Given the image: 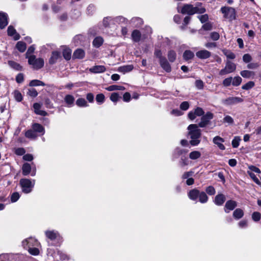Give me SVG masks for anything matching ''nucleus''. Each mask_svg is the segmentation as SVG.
Wrapping results in <instances>:
<instances>
[{
    "label": "nucleus",
    "instance_id": "obj_7",
    "mask_svg": "<svg viewBox=\"0 0 261 261\" xmlns=\"http://www.w3.org/2000/svg\"><path fill=\"white\" fill-rule=\"evenodd\" d=\"M236 69V65L234 63L230 61H227L225 67L219 72V74L223 75L234 71Z\"/></svg>",
    "mask_w": 261,
    "mask_h": 261
},
{
    "label": "nucleus",
    "instance_id": "obj_45",
    "mask_svg": "<svg viewBox=\"0 0 261 261\" xmlns=\"http://www.w3.org/2000/svg\"><path fill=\"white\" fill-rule=\"evenodd\" d=\"M255 85L254 82L249 81L245 85H243L242 88L244 90H248L253 88Z\"/></svg>",
    "mask_w": 261,
    "mask_h": 261
},
{
    "label": "nucleus",
    "instance_id": "obj_42",
    "mask_svg": "<svg viewBox=\"0 0 261 261\" xmlns=\"http://www.w3.org/2000/svg\"><path fill=\"white\" fill-rule=\"evenodd\" d=\"M71 50L70 49H65L63 51V56L66 60H69L71 58Z\"/></svg>",
    "mask_w": 261,
    "mask_h": 261
},
{
    "label": "nucleus",
    "instance_id": "obj_41",
    "mask_svg": "<svg viewBox=\"0 0 261 261\" xmlns=\"http://www.w3.org/2000/svg\"><path fill=\"white\" fill-rule=\"evenodd\" d=\"M26 243L27 245H36L38 244V241L33 238H29L24 241H23V243Z\"/></svg>",
    "mask_w": 261,
    "mask_h": 261
},
{
    "label": "nucleus",
    "instance_id": "obj_48",
    "mask_svg": "<svg viewBox=\"0 0 261 261\" xmlns=\"http://www.w3.org/2000/svg\"><path fill=\"white\" fill-rule=\"evenodd\" d=\"M35 49V47L34 45H32L30 46L25 54V58L29 59V57H30V56H31V54L34 52Z\"/></svg>",
    "mask_w": 261,
    "mask_h": 261
},
{
    "label": "nucleus",
    "instance_id": "obj_55",
    "mask_svg": "<svg viewBox=\"0 0 261 261\" xmlns=\"http://www.w3.org/2000/svg\"><path fill=\"white\" fill-rule=\"evenodd\" d=\"M241 139L238 137H235L232 141V146L233 148H237L239 145Z\"/></svg>",
    "mask_w": 261,
    "mask_h": 261
},
{
    "label": "nucleus",
    "instance_id": "obj_1",
    "mask_svg": "<svg viewBox=\"0 0 261 261\" xmlns=\"http://www.w3.org/2000/svg\"><path fill=\"white\" fill-rule=\"evenodd\" d=\"M197 124H192L188 126V135L190 136L191 141L190 143L192 146H197L200 142L201 136V130Z\"/></svg>",
    "mask_w": 261,
    "mask_h": 261
},
{
    "label": "nucleus",
    "instance_id": "obj_43",
    "mask_svg": "<svg viewBox=\"0 0 261 261\" xmlns=\"http://www.w3.org/2000/svg\"><path fill=\"white\" fill-rule=\"evenodd\" d=\"M105 96L102 93L98 94L96 96V100L99 105L103 103L105 101Z\"/></svg>",
    "mask_w": 261,
    "mask_h": 261
},
{
    "label": "nucleus",
    "instance_id": "obj_8",
    "mask_svg": "<svg viewBox=\"0 0 261 261\" xmlns=\"http://www.w3.org/2000/svg\"><path fill=\"white\" fill-rule=\"evenodd\" d=\"M243 99L239 97H229L224 100L223 103L226 105H232L242 102Z\"/></svg>",
    "mask_w": 261,
    "mask_h": 261
},
{
    "label": "nucleus",
    "instance_id": "obj_60",
    "mask_svg": "<svg viewBox=\"0 0 261 261\" xmlns=\"http://www.w3.org/2000/svg\"><path fill=\"white\" fill-rule=\"evenodd\" d=\"M194 172L192 171H190L188 172H185L181 176V178L182 179H188L192 176Z\"/></svg>",
    "mask_w": 261,
    "mask_h": 261
},
{
    "label": "nucleus",
    "instance_id": "obj_5",
    "mask_svg": "<svg viewBox=\"0 0 261 261\" xmlns=\"http://www.w3.org/2000/svg\"><path fill=\"white\" fill-rule=\"evenodd\" d=\"M221 11L223 14L224 17L229 21L234 20L236 18V12L234 8L229 7H223Z\"/></svg>",
    "mask_w": 261,
    "mask_h": 261
},
{
    "label": "nucleus",
    "instance_id": "obj_24",
    "mask_svg": "<svg viewBox=\"0 0 261 261\" xmlns=\"http://www.w3.org/2000/svg\"><path fill=\"white\" fill-rule=\"evenodd\" d=\"M141 36V33L137 30L133 31L132 33V38L134 42H139L140 40Z\"/></svg>",
    "mask_w": 261,
    "mask_h": 261
},
{
    "label": "nucleus",
    "instance_id": "obj_47",
    "mask_svg": "<svg viewBox=\"0 0 261 261\" xmlns=\"http://www.w3.org/2000/svg\"><path fill=\"white\" fill-rule=\"evenodd\" d=\"M242 82V79L241 77L238 76H235L233 79H232V84L234 86H238L240 85Z\"/></svg>",
    "mask_w": 261,
    "mask_h": 261
},
{
    "label": "nucleus",
    "instance_id": "obj_63",
    "mask_svg": "<svg viewBox=\"0 0 261 261\" xmlns=\"http://www.w3.org/2000/svg\"><path fill=\"white\" fill-rule=\"evenodd\" d=\"M223 122L231 124L233 123V119L231 116L227 115L223 118Z\"/></svg>",
    "mask_w": 261,
    "mask_h": 261
},
{
    "label": "nucleus",
    "instance_id": "obj_37",
    "mask_svg": "<svg viewBox=\"0 0 261 261\" xmlns=\"http://www.w3.org/2000/svg\"><path fill=\"white\" fill-rule=\"evenodd\" d=\"M76 104L77 106L80 107H86L88 106L86 100L83 98H78L76 101Z\"/></svg>",
    "mask_w": 261,
    "mask_h": 261
},
{
    "label": "nucleus",
    "instance_id": "obj_64",
    "mask_svg": "<svg viewBox=\"0 0 261 261\" xmlns=\"http://www.w3.org/2000/svg\"><path fill=\"white\" fill-rule=\"evenodd\" d=\"M210 36L211 39L214 41L218 40L220 38L219 34L216 32H212L211 33Z\"/></svg>",
    "mask_w": 261,
    "mask_h": 261
},
{
    "label": "nucleus",
    "instance_id": "obj_44",
    "mask_svg": "<svg viewBox=\"0 0 261 261\" xmlns=\"http://www.w3.org/2000/svg\"><path fill=\"white\" fill-rule=\"evenodd\" d=\"M223 53L228 59H234L236 58L234 54L230 50L224 49L223 50Z\"/></svg>",
    "mask_w": 261,
    "mask_h": 261
},
{
    "label": "nucleus",
    "instance_id": "obj_51",
    "mask_svg": "<svg viewBox=\"0 0 261 261\" xmlns=\"http://www.w3.org/2000/svg\"><path fill=\"white\" fill-rule=\"evenodd\" d=\"M205 191L210 195H214L216 193L215 188L212 186L207 187L205 189Z\"/></svg>",
    "mask_w": 261,
    "mask_h": 261
},
{
    "label": "nucleus",
    "instance_id": "obj_27",
    "mask_svg": "<svg viewBox=\"0 0 261 261\" xmlns=\"http://www.w3.org/2000/svg\"><path fill=\"white\" fill-rule=\"evenodd\" d=\"M25 136L28 139H35L37 137L38 135L33 130V129H29L25 132Z\"/></svg>",
    "mask_w": 261,
    "mask_h": 261
},
{
    "label": "nucleus",
    "instance_id": "obj_2",
    "mask_svg": "<svg viewBox=\"0 0 261 261\" xmlns=\"http://www.w3.org/2000/svg\"><path fill=\"white\" fill-rule=\"evenodd\" d=\"M205 12V9L204 8L193 7V5L190 4L185 5L181 10L182 14L188 15H193L195 13L202 14Z\"/></svg>",
    "mask_w": 261,
    "mask_h": 261
},
{
    "label": "nucleus",
    "instance_id": "obj_53",
    "mask_svg": "<svg viewBox=\"0 0 261 261\" xmlns=\"http://www.w3.org/2000/svg\"><path fill=\"white\" fill-rule=\"evenodd\" d=\"M27 94L31 97H35L37 96L38 92L34 88H31L29 89Z\"/></svg>",
    "mask_w": 261,
    "mask_h": 261
},
{
    "label": "nucleus",
    "instance_id": "obj_20",
    "mask_svg": "<svg viewBox=\"0 0 261 261\" xmlns=\"http://www.w3.org/2000/svg\"><path fill=\"white\" fill-rule=\"evenodd\" d=\"M60 57V54L57 51H53L51 56L49 60V63L50 64H54L57 61L58 59Z\"/></svg>",
    "mask_w": 261,
    "mask_h": 261
},
{
    "label": "nucleus",
    "instance_id": "obj_62",
    "mask_svg": "<svg viewBox=\"0 0 261 261\" xmlns=\"http://www.w3.org/2000/svg\"><path fill=\"white\" fill-rule=\"evenodd\" d=\"M179 163L182 167L188 165V158L186 157H184V156H182L181 157V159L179 162Z\"/></svg>",
    "mask_w": 261,
    "mask_h": 261
},
{
    "label": "nucleus",
    "instance_id": "obj_11",
    "mask_svg": "<svg viewBox=\"0 0 261 261\" xmlns=\"http://www.w3.org/2000/svg\"><path fill=\"white\" fill-rule=\"evenodd\" d=\"M8 23V15L4 12H0V29H3Z\"/></svg>",
    "mask_w": 261,
    "mask_h": 261
},
{
    "label": "nucleus",
    "instance_id": "obj_19",
    "mask_svg": "<svg viewBox=\"0 0 261 261\" xmlns=\"http://www.w3.org/2000/svg\"><path fill=\"white\" fill-rule=\"evenodd\" d=\"M106 67L102 65L94 66L89 69L91 72L94 73H102L106 71Z\"/></svg>",
    "mask_w": 261,
    "mask_h": 261
},
{
    "label": "nucleus",
    "instance_id": "obj_22",
    "mask_svg": "<svg viewBox=\"0 0 261 261\" xmlns=\"http://www.w3.org/2000/svg\"><path fill=\"white\" fill-rule=\"evenodd\" d=\"M240 74L244 78H253L255 75V72L250 70H243L240 72Z\"/></svg>",
    "mask_w": 261,
    "mask_h": 261
},
{
    "label": "nucleus",
    "instance_id": "obj_49",
    "mask_svg": "<svg viewBox=\"0 0 261 261\" xmlns=\"http://www.w3.org/2000/svg\"><path fill=\"white\" fill-rule=\"evenodd\" d=\"M29 252L33 255H37L39 253V250L35 247H29L28 249Z\"/></svg>",
    "mask_w": 261,
    "mask_h": 261
},
{
    "label": "nucleus",
    "instance_id": "obj_56",
    "mask_svg": "<svg viewBox=\"0 0 261 261\" xmlns=\"http://www.w3.org/2000/svg\"><path fill=\"white\" fill-rule=\"evenodd\" d=\"M14 96L15 99L17 101H21L22 99V96L21 93L17 90H16L14 91Z\"/></svg>",
    "mask_w": 261,
    "mask_h": 261
},
{
    "label": "nucleus",
    "instance_id": "obj_4",
    "mask_svg": "<svg viewBox=\"0 0 261 261\" xmlns=\"http://www.w3.org/2000/svg\"><path fill=\"white\" fill-rule=\"evenodd\" d=\"M20 185L22 188V190L24 193H30L35 185V180L33 182L29 179L22 178L20 180Z\"/></svg>",
    "mask_w": 261,
    "mask_h": 261
},
{
    "label": "nucleus",
    "instance_id": "obj_32",
    "mask_svg": "<svg viewBox=\"0 0 261 261\" xmlns=\"http://www.w3.org/2000/svg\"><path fill=\"white\" fill-rule=\"evenodd\" d=\"M133 68L134 67L132 65L123 66L119 67L118 71L120 72L125 73L132 71Z\"/></svg>",
    "mask_w": 261,
    "mask_h": 261
},
{
    "label": "nucleus",
    "instance_id": "obj_46",
    "mask_svg": "<svg viewBox=\"0 0 261 261\" xmlns=\"http://www.w3.org/2000/svg\"><path fill=\"white\" fill-rule=\"evenodd\" d=\"M248 174L249 175L250 177L251 178V179L258 185H260L261 182L259 180V179L256 177V175L251 171H248L247 172Z\"/></svg>",
    "mask_w": 261,
    "mask_h": 261
},
{
    "label": "nucleus",
    "instance_id": "obj_39",
    "mask_svg": "<svg viewBox=\"0 0 261 261\" xmlns=\"http://www.w3.org/2000/svg\"><path fill=\"white\" fill-rule=\"evenodd\" d=\"M200 156L201 153L198 151H193L189 154V158L192 160H196Z\"/></svg>",
    "mask_w": 261,
    "mask_h": 261
},
{
    "label": "nucleus",
    "instance_id": "obj_35",
    "mask_svg": "<svg viewBox=\"0 0 261 261\" xmlns=\"http://www.w3.org/2000/svg\"><path fill=\"white\" fill-rule=\"evenodd\" d=\"M103 42V40L102 38L101 37H97L94 39L93 45L96 47H99L102 45Z\"/></svg>",
    "mask_w": 261,
    "mask_h": 261
},
{
    "label": "nucleus",
    "instance_id": "obj_54",
    "mask_svg": "<svg viewBox=\"0 0 261 261\" xmlns=\"http://www.w3.org/2000/svg\"><path fill=\"white\" fill-rule=\"evenodd\" d=\"M120 97L119 96L118 93L114 92L111 94V95L110 96V99L113 102H115L118 100V99Z\"/></svg>",
    "mask_w": 261,
    "mask_h": 261
},
{
    "label": "nucleus",
    "instance_id": "obj_9",
    "mask_svg": "<svg viewBox=\"0 0 261 261\" xmlns=\"http://www.w3.org/2000/svg\"><path fill=\"white\" fill-rule=\"evenodd\" d=\"M237 206L236 201L232 200H228L225 205L224 211L226 213H228L230 211L233 210Z\"/></svg>",
    "mask_w": 261,
    "mask_h": 261
},
{
    "label": "nucleus",
    "instance_id": "obj_26",
    "mask_svg": "<svg viewBox=\"0 0 261 261\" xmlns=\"http://www.w3.org/2000/svg\"><path fill=\"white\" fill-rule=\"evenodd\" d=\"M130 22L134 25L135 27H140L143 24V21L141 18L134 17L131 19Z\"/></svg>",
    "mask_w": 261,
    "mask_h": 261
},
{
    "label": "nucleus",
    "instance_id": "obj_17",
    "mask_svg": "<svg viewBox=\"0 0 261 261\" xmlns=\"http://www.w3.org/2000/svg\"><path fill=\"white\" fill-rule=\"evenodd\" d=\"M41 107V106L40 104L38 103H35L33 105V108L34 109L35 113L37 115H39L43 116L47 115V112H46L45 111L40 110Z\"/></svg>",
    "mask_w": 261,
    "mask_h": 261
},
{
    "label": "nucleus",
    "instance_id": "obj_59",
    "mask_svg": "<svg viewBox=\"0 0 261 261\" xmlns=\"http://www.w3.org/2000/svg\"><path fill=\"white\" fill-rule=\"evenodd\" d=\"M232 78L231 77H229L225 79L223 81V84L225 87L229 86L232 83Z\"/></svg>",
    "mask_w": 261,
    "mask_h": 261
},
{
    "label": "nucleus",
    "instance_id": "obj_36",
    "mask_svg": "<svg viewBox=\"0 0 261 261\" xmlns=\"http://www.w3.org/2000/svg\"><path fill=\"white\" fill-rule=\"evenodd\" d=\"M64 100L69 106H71L74 102V98L72 95L68 94L65 96Z\"/></svg>",
    "mask_w": 261,
    "mask_h": 261
},
{
    "label": "nucleus",
    "instance_id": "obj_52",
    "mask_svg": "<svg viewBox=\"0 0 261 261\" xmlns=\"http://www.w3.org/2000/svg\"><path fill=\"white\" fill-rule=\"evenodd\" d=\"M195 85L196 87L199 90L203 89L204 83L202 80H198L195 81Z\"/></svg>",
    "mask_w": 261,
    "mask_h": 261
},
{
    "label": "nucleus",
    "instance_id": "obj_25",
    "mask_svg": "<svg viewBox=\"0 0 261 261\" xmlns=\"http://www.w3.org/2000/svg\"><path fill=\"white\" fill-rule=\"evenodd\" d=\"M85 56V52L82 49H77L73 54V58L74 59H82Z\"/></svg>",
    "mask_w": 261,
    "mask_h": 261
},
{
    "label": "nucleus",
    "instance_id": "obj_18",
    "mask_svg": "<svg viewBox=\"0 0 261 261\" xmlns=\"http://www.w3.org/2000/svg\"><path fill=\"white\" fill-rule=\"evenodd\" d=\"M33 130L37 134L40 133L41 135H43L45 133L44 128L41 124L35 123L32 125V127Z\"/></svg>",
    "mask_w": 261,
    "mask_h": 261
},
{
    "label": "nucleus",
    "instance_id": "obj_29",
    "mask_svg": "<svg viewBox=\"0 0 261 261\" xmlns=\"http://www.w3.org/2000/svg\"><path fill=\"white\" fill-rule=\"evenodd\" d=\"M244 212L241 208H237L233 213V216L236 219H240L243 217Z\"/></svg>",
    "mask_w": 261,
    "mask_h": 261
},
{
    "label": "nucleus",
    "instance_id": "obj_13",
    "mask_svg": "<svg viewBox=\"0 0 261 261\" xmlns=\"http://www.w3.org/2000/svg\"><path fill=\"white\" fill-rule=\"evenodd\" d=\"M226 200L225 196L223 194H219L217 195L214 200L216 205L220 206L222 205Z\"/></svg>",
    "mask_w": 261,
    "mask_h": 261
},
{
    "label": "nucleus",
    "instance_id": "obj_16",
    "mask_svg": "<svg viewBox=\"0 0 261 261\" xmlns=\"http://www.w3.org/2000/svg\"><path fill=\"white\" fill-rule=\"evenodd\" d=\"M161 66L167 72H170L171 71V68L170 64L166 58H162L160 61Z\"/></svg>",
    "mask_w": 261,
    "mask_h": 261
},
{
    "label": "nucleus",
    "instance_id": "obj_40",
    "mask_svg": "<svg viewBox=\"0 0 261 261\" xmlns=\"http://www.w3.org/2000/svg\"><path fill=\"white\" fill-rule=\"evenodd\" d=\"M29 85L30 86H45V84L43 82L38 80H34L30 82Z\"/></svg>",
    "mask_w": 261,
    "mask_h": 261
},
{
    "label": "nucleus",
    "instance_id": "obj_33",
    "mask_svg": "<svg viewBox=\"0 0 261 261\" xmlns=\"http://www.w3.org/2000/svg\"><path fill=\"white\" fill-rule=\"evenodd\" d=\"M106 89L109 91H113L116 90H124L125 88L121 86L111 85L106 88Z\"/></svg>",
    "mask_w": 261,
    "mask_h": 261
},
{
    "label": "nucleus",
    "instance_id": "obj_15",
    "mask_svg": "<svg viewBox=\"0 0 261 261\" xmlns=\"http://www.w3.org/2000/svg\"><path fill=\"white\" fill-rule=\"evenodd\" d=\"M188 152V150L182 149L179 147L176 148L173 153V158L177 159L180 156H182L183 154H185Z\"/></svg>",
    "mask_w": 261,
    "mask_h": 261
},
{
    "label": "nucleus",
    "instance_id": "obj_58",
    "mask_svg": "<svg viewBox=\"0 0 261 261\" xmlns=\"http://www.w3.org/2000/svg\"><path fill=\"white\" fill-rule=\"evenodd\" d=\"M7 32L8 35L10 36H13L16 32L15 29L11 25L8 28Z\"/></svg>",
    "mask_w": 261,
    "mask_h": 261
},
{
    "label": "nucleus",
    "instance_id": "obj_50",
    "mask_svg": "<svg viewBox=\"0 0 261 261\" xmlns=\"http://www.w3.org/2000/svg\"><path fill=\"white\" fill-rule=\"evenodd\" d=\"M194 112H195V114H196V116H202L204 114V112L203 110V109L201 108L197 107L196 108Z\"/></svg>",
    "mask_w": 261,
    "mask_h": 261
},
{
    "label": "nucleus",
    "instance_id": "obj_3",
    "mask_svg": "<svg viewBox=\"0 0 261 261\" xmlns=\"http://www.w3.org/2000/svg\"><path fill=\"white\" fill-rule=\"evenodd\" d=\"M28 63L34 69L38 70L43 67L44 62L42 58H36L35 55H31L28 59Z\"/></svg>",
    "mask_w": 261,
    "mask_h": 261
},
{
    "label": "nucleus",
    "instance_id": "obj_28",
    "mask_svg": "<svg viewBox=\"0 0 261 261\" xmlns=\"http://www.w3.org/2000/svg\"><path fill=\"white\" fill-rule=\"evenodd\" d=\"M199 201L202 203H206L208 200V196L203 191H200V194L198 196Z\"/></svg>",
    "mask_w": 261,
    "mask_h": 261
},
{
    "label": "nucleus",
    "instance_id": "obj_38",
    "mask_svg": "<svg viewBox=\"0 0 261 261\" xmlns=\"http://www.w3.org/2000/svg\"><path fill=\"white\" fill-rule=\"evenodd\" d=\"M194 56V53L192 51L187 50L184 53L183 58L185 60H188L193 58Z\"/></svg>",
    "mask_w": 261,
    "mask_h": 261
},
{
    "label": "nucleus",
    "instance_id": "obj_61",
    "mask_svg": "<svg viewBox=\"0 0 261 261\" xmlns=\"http://www.w3.org/2000/svg\"><path fill=\"white\" fill-rule=\"evenodd\" d=\"M252 218L254 221H258L260 219V214L259 212H254L252 215Z\"/></svg>",
    "mask_w": 261,
    "mask_h": 261
},
{
    "label": "nucleus",
    "instance_id": "obj_21",
    "mask_svg": "<svg viewBox=\"0 0 261 261\" xmlns=\"http://www.w3.org/2000/svg\"><path fill=\"white\" fill-rule=\"evenodd\" d=\"M45 234L47 238L52 240L57 239L60 237L58 232L54 230L46 231Z\"/></svg>",
    "mask_w": 261,
    "mask_h": 261
},
{
    "label": "nucleus",
    "instance_id": "obj_34",
    "mask_svg": "<svg viewBox=\"0 0 261 261\" xmlns=\"http://www.w3.org/2000/svg\"><path fill=\"white\" fill-rule=\"evenodd\" d=\"M167 57L170 62H173L176 59V54L174 50H170L168 53Z\"/></svg>",
    "mask_w": 261,
    "mask_h": 261
},
{
    "label": "nucleus",
    "instance_id": "obj_12",
    "mask_svg": "<svg viewBox=\"0 0 261 261\" xmlns=\"http://www.w3.org/2000/svg\"><path fill=\"white\" fill-rule=\"evenodd\" d=\"M213 142L219 147L220 149L222 150L225 149L224 145L222 144V143L224 142V140L222 138L219 136H216L213 138Z\"/></svg>",
    "mask_w": 261,
    "mask_h": 261
},
{
    "label": "nucleus",
    "instance_id": "obj_6",
    "mask_svg": "<svg viewBox=\"0 0 261 261\" xmlns=\"http://www.w3.org/2000/svg\"><path fill=\"white\" fill-rule=\"evenodd\" d=\"M213 118L214 114L210 112H208L201 117V121L198 123V125L200 127H205L210 124V121L213 119Z\"/></svg>",
    "mask_w": 261,
    "mask_h": 261
},
{
    "label": "nucleus",
    "instance_id": "obj_14",
    "mask_svg": "<svg viewBox=\"0 0 261 261\" xmlns=\"http://www.w3.org/2000/svg\"><path fill=\"white\" fill-rule=\"evenodd\" d=\"M199 194V190L197 189H193L189 191L188 193V196L191 200L195 201L198 198Z\"/></svg>",
    "mask_w": 261,
    "mask_h": 261
},
{
    "label": "nucleus",
    "instance_id": "obj_10",
    "mask_svg": "<svg viewBox=\"0 0 261 261\" xmlns=\"http://www.w3.org/2000/svg\"><path fill=\"white\" fill-rule=\"evenodd\" d=\"M196 56L199 59H206L211 57V53L207 50L202 49L196 52Z\"/></svg>",
    "mask_w": 261,
    "mask_h": 261
},
{
    "label": "nucleus",
    "instance_id": "obj_57",
    "mask_svg": "<svg viewBox=\"0 0 261 261\" xmlns=\"http://www.w3.org/2000/svg\"><path fill=\"white\" fill-rule=\"evenodd\" d=\"M189 103L188 101H183L180 105V109L183 111H186L189 108Z\"/></svg>",
    "mask_w": 261,
    "mask_h": 261
},
{
    "label": "nucleus",
    "instance_id": "obj_30",
    "mask_svg": "<svg viewBox=\"0 0 261 261\" xmlns=\"http://www.w3.org/2000/svg\"><path fill=\"white\" fill-rule=\"evenodd\" d=\"M8 64L11 67L15 70L20 71L22 69V66L19 64L14 61H9L8 62Z\"/></svg>",
    "mask_w": 261,
    "mask_h": 261
},
{
    "label": "nucleus",
    "instance_id": "obj_31",
    "mask_svg": "<svg viewBox=\"0 0 261 261\" xmlns=\"http://www.w3.org/2000/svg\"><path fill=\"white\" fill-rule=\"evenodd\" d=\"M16 48L21 53L24 52L26 48V44L22 41H18L16 45Z\"/></svg>",
    "mask_w": 261,
    "mask_h": 261
},
{
    "label": "nucleus",
    "instance_id": "obj_23",
    "mask_svg": "<svg viewBox=\"0 0 261 261\" xmlns=\"http://www.w3.org/2000/svg\"><path fill=\"white\" fill-rule=\"evenodd\" d=\"M31 171V166L29 163H24L22 167V173L24 176L29 174Z\"/></svg>",
    "mask_w": 261,
    "mask_h": 261
}]
</instances>
